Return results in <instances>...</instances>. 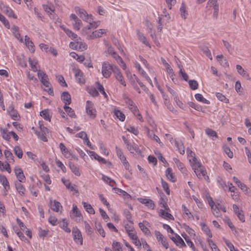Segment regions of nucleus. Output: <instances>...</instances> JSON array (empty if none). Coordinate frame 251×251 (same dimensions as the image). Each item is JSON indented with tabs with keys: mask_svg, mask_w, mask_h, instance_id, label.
<instances>
[{
	"mask_svg": "<svg viewBox=\"0 0 251 251\" xmlns=\"http://www.w3.org/2000/svg\"><path fill=\"white\" fill-rule=\"evenodd\" d=\"M0 131L3 138L8 141L10 139V132H8L7 129H1Z\"/></svg>",
	"mask_w": 251,
	"mask_h": 251,
	"instance_id": "nucleus-46",
	"label": "nucleus"
},
{
	"mask_svg": "<svg viewBox=\"0 0 251 251\" xmlns=\"http://www.w3.org/2000/svg\"><path fill=\"white\" fill-rule=\"evenodd\" d=\"M139 226L141 230L142 231L143 233L146 235H149L150 234V231L148 228H147L143 223H139Z\"/></svg>",
	"mask_w": 251,
	"mask_h": 251,
	"instance_id": "nucleus-50",
	"label": "nucleus"
},
{
	"mask_svg": "<svg viewBox=\"0 0 251 251\" xmlns=\"http://www.w3.org/2000/svg\"><path fill=\"white\" fill-rule=\"evenodd\" d=\"M223 42L224 46L227 49L228 52L230 54H232V52H233V48L231 46V45L228 42H227L225 40H223Z\"/></svg>",
	"mask_w": 251,
	"mask_h": 251,
	"instance_id": "nucleus-60",
	"label": "nucleus"
},
{
	"mask_svg": "<svg viewBox=\"0 0 251 251\" xmlns=\"http://www.w3.org/2000/svg\"><path fill=\"white\" fill-rule=\"evenodd\" d=\"M181 236L186 241L187 245L192 249L193 251H197L196 248L194 246L193 243L189 239V237L186 233L181 234Z\"/></svg>",
	"mask_w": 251,
	"mask_h": 251,
	"instance_id": "nucleus-28",
	"label": "nucleus"
},
{
	"mask_svg": "<svg viewBox=\"0 0 251 251\" xmlns=\"http://www.w3.org/2000/svg\"><path fill=\"white\" fill-rule=\"evenodd\" d=\"M75 45V50H78L80 51H83L87 49V45L83 42L77 41L76 42V44H73Z\"/></svg>",
	"mask_w": 251,
	"mask_h": 251,
	"instance_id": "nucleus-23",
	"label": "nucleus"
},
{
	"mask_svg": "<svg viewBox=\"0 0 251 251\" xmlns=\"http://www.w3.org/2000/svg\"><path fill=\"white\" fill-rule=\"evenodd\" d=\"M38 76L41 82L46 88L45 91L47 92L50 95H53V90L51 84L49 82L48 76L44 72L40 70L38 71Z\"/></svg>",
	"mask_w": 251,
	"mask_h": 251,
	"instance_id": "nucleus-1",
	"label": "nucleus"
},
{
	"mask_svg": "<svg viewBox=\"0 0 251 251\" xmlns=\"http://www.w3.org/2000/svg\"><path fill=\"white\" fill-rule=\"evenodd\" d=\"M88 154L91 156L93 157L96 160L99 161V162L102 163L103 164H106V161L105 159L100 156H99L98 154H97L95 152L93 151H88Z\"/></svg>",
	"mask_w": 251,
	"mask_h": 251,
	"instance_id": "nucleus-21",
	"label": "nucleus"
},
{
	"mask_svg": "<svg viewBox=\"0 0 251 251\" xmlns=\"http://www.w3.org/2000/svg\"><path fill=\"white\" fill-rule=\"evenodd\" d=\"M40 115L46 120L50 121L51 116L50 115V112L48 109L42 110L40 112Z\"/></svg>",
	"mask_w": 251,
	"mask_h": 251,
	"instance_id": "nucleus-39",
	"label": "nucleus"
},
{
	"mask_svg": "<svg viewBox=\"0 0 251 251\" xmlns=\"http://www.w3.org/2000/svg\"><path fill=\"white\" fill-rule=\"evenodd\" d=\"M113 73L116 79L120 83V84L124 86H126V83L124 79V77L117 66L114 67Z\"/></svg>",
	"mask_w": 251,
	"mask_h": 251,
	"instance_id": "nucleus-6",
	"label": "nucleus"
},
{
	"mask_svg": "<svg viewBox=\"0 0 251 251\" xmlns=\"http://www.w3.org/2000/svg\"><path fill=\"white\" fill-rule=\"evenodd\" d=\"M114 115L121 121H124L126 118L125 114L119 110H115Z\"/></svg>",
	"mask_w": 251,
	"mask_h": 251,
	"instance_id": "nucleus-37",
	"label": "nucleus"
},
{
	"mask_svg": "<svg viewBox=\"0 0 251 251\" xmlns=\"http://www.w3.org/2000/svg\"><path fill=\"white\" fill-rule=\"evenodd\" d=\"M216 58L222 66L224 67H228L229 66L227 59L223 55H218L216 56Z\"/></svg>",
	"mask_w": 251,
	"mask_h": 251,
	"instance_id": "nucleus-25",
	"label": "nucleus"
},
{
	"mask_svg": "<svg viewBox=\"0 0 251 251\" xmlns=\"http://www.w3.org/2000/svg\"><path fill=\"white\" fill-rule=\"evenodd\" d=\"M70 19L73 20V25L74 28L76 30H79L82 24L81 21L75 14H71Z\"/></svg>",
	"mask_w": 251,
	"mask_h": 251,
	"instance_id": "nucleus-10",
	"label": "nucleus"
},
{
	"mask_svg": "<svg viewBox=\"0 0 251 251\" xmlns=\"http://www.w3.org/2000/svg\"><path fill=\"white\" fill-rule=\"evenodd\" d=\"M20 182H16L15 183V187L20 195L24 196L25 194V189Z\"/></svg>",
	"mask_w": 251,
	"mask_h": 251,
	"instance_id": "nucleus-29",
	"label": "nucleus"
},
{
	"mask_svg": "<svg viewBox=\"0 0 251 251\" xmlns=\"http://www.w3.org/2000/svg\"><path fill=\"white\" fill-rule=\"evenodd\" d=\"M205 133L209 137L211 138L213 140H215L218 138L216 132L212 129L207 128L205 130Z\"/></svg>",
	"mask_w": 251,
	"mask_h": 251,
	"instance_id": "nucleus-30",
	"label": "nucleus"
},
{
	"mask_svg": "<svg viewBox=\"0 0 251 251\" xmlns=\"http://www.w3.org/2000/svg\"><path fill=\"white\" fill-rule=\"evenodd\" d=\"M110 53L112 55L113 57L117 61L119 64L123 63V60L122 57L119 56L116 52L113 50H109Z\"/></svg>",
	"mask_w": 251,
	"mask_h": 251,
	"instance_id": "nucleus-42",
	"label": "nucleus"
},
{
	"mask_svg": "<svg viewBox=\"0 0 251 251\" xmlns=\"http://www.w3.org/2000/svg\"><path fill=\"white\" fill-rule=\"evenodd\" d=\"M194 171L199 178H201L203 177L204 179H208L209 177L206 175L207 172L202 167L195 168Z\"/></svg>",
	"mask_w": 251,
	"mask_h": 251,
	"instance_id": "nucleus-11",
	"label": "nucleus"
},
{
	"mask_svg": "<svg viewBox=\"0 0 251 251\" xmlns=\"http://www.w3.org/2000/svg\"><path fill=\"white\" fill-rule=\"evenodd\" d=\"M63 30L66 34L72 39H75L77 38V34L74 33L71 30L67 28H63Z\"/></svg>",
	"mask_w": 251,
	"mask_h": 251,
	"instance_id": "nucleus-43",
	"label": "nucleus"
},
{
	"mask_svg": "<svg viewBox=\"0 0 251 251\" xmlns=\"http://www.w3.org/2000/svg\"><path fill=\"white\" fill-rule=\"evenodd\" d=\"M76 137L80 138L83 140L85 142V140H88V137L86 133L84 131H81L75 135Z\"/></svg>",
	"mask_w": 251,
	"mask_h": 251,
	"instance_id": "nucleus-58",
	"label": "nucleus"
},
{
	"mask_svg": "<svg viewBox=\"0 0 251 251\" xmlns=\"http://www.w3.org/2000/svg\"><path fill=\"white\" fill-rule=\"evenodd\" d=\"M50 205L51 209L55 212H58L59 211V207H62L60 203L55 200L53 202L50 201Z\"/></svg>",
	"mask_w": 251,
	"mask_h": 251,
	"instance_id": "nucleus-33",
	"label": "nucleus"
},
{
	"mask_svg": "<svg viewBox=\"0 0 251 251\" xmlns=\"http://www.w3.org/2000/svg\"><path fill=\"white\" fill-rule=\"evenodd\" d=\"M149 134L152 139H153L156 142L158 143L161 147L163 146V143L161 142L159 138L157 135H156L153 132H151V133H150V132H149Z\"/></svg>",
	"mask_w": 251,
	"mask_h": 251,
	"instance_id": "nucleus-55",
	"label": "nucleus"
},
{
	"mask_svg": "<svg viewBox=\"0 0 251 251\" xmlns=\"http://www.w3.org/2000/svg\"><path fill=\"white\" fill-rule=\"evenodd\" d=\"M47 133H48V129L43 126H40V130L36 131L35 132L38 137L44 142L48 141L47 138L46 136Z\"/></svg>",
	"mask_w": 251,
	"mask_h": 251,
	"instance_id": "nucleus-8",
	"label": "nucleus"
},
{
	"mask_svg": "<svg viewBox=\"0 0 251 251\" xmlns=\"http://www.w3.org/2000/svg\"><path fill=\"white\" fill-rule=\"evenodd\" d=\"M212 211L213 215L215 217H220L221 216L219 206L217 204H216V206H215L213 209H212Z\"/></svg>",
	"mask_w": 251,
	"mask_h": 251,
	"instance_id": "nucleus-63",
	"label": "nucleus"
},
{
	"mask_svg": "<svg viewBox=\"0 0 251 251\" xmlns=\"http://www.w3.org/2000/svg\"><path fill=\"white\" fill-rule=\"evenodd\" d=\"M126 147L131 153H134V152H137L139 151V148H138L137 145H132L130 143L126 146Z\"/></svg>",
	"mask_w": 251,
	"mask_h": 251,
	"instance_id": "nucleus-47",
	"label": "nucleus"
},
{
	"mask_svg": "<svg viewBox=\"0 0 251 251\" xmlns=\"http://www.w3.org/2000/svg\"><path fill=\"white\" fill-rule=\"evenodd\" d=\"M59 148L60 149L61 153L64 155V156L66 158H69L71 157V156L72 155L71 153L70 152V151H68V150L65 147L63 143H60Z\"/></svg>",
	"mask_w": 251,
	"mask_h": 251,
	"instance_id": "nucleus-22",
	"label": "nucleus"
},
{
	"mask_svg": "<svg viewBox=\"0 0 251 251\" xmlns=\"http://www.w3.org/2000/svg\"><path fill=\"white\" fill-rule=\"evenodd\" d=\"M138 201L142 204H145L149 208L153 209L155 207V204L153 201L151 199L139 198Z\"/></svg>",
	"mask_w": 251,
	"mask_h": 251,
	"instance_id": "nucleus-16",
	"label": "nucleus"
},
{
	"mask_svg": "<svg viewBox=\"0 0 251 251\" xmlns=\"http://www.w3.org/2000/svg\"><path fill=\"white\" fill-rule=\"evenodd\" d=\"M102 178L104 182L108 184L111 187H113L114 184H116L115 182L113 179L106 176L103 175Z\"/></svg>",
	"mask_w": 251,
	"mask_h": 251,
	"instance_id": "nucleus-44",
	"label": "nucleus"
},
{
	"mask_svg": "<svg viewBox=\"0 0 251 251\" xmlns=\"http://www.w3.org/2000/svg\"><path fill=\"white\" fill-rule=\"evenodd\" d=\"M82 204L83 205V207L85 210L89 214H94L95 212L94 208L92 207L90 204H89L86 202L83 201Z\"/></svg>",
	"mask_w": 251,
	"mask_h": 251,
	"instance_id": "nucleus-32",
	"label": "nucleus"
},
{
	"mask_svg": "<svg viewBox=\"0 0 251 251\" xmlns=\"http://www.w3.org/2000/svg\"><path fill=\"white\" fill-rule=\"evenodd\" d=\"M162 186L167 195H170V191L168 184L165 182L162 178L161 179Z\"/></svg>",
	"mask_w": 251,
	"mask_h": 251,
	"instance_id": "nucleus-48",
	"label": "nucleus"
},
{
	"mask_svg": "<svg viewBox=\"0 0 251 251\" xmlns=\"http://www.w3.org/2000/svg\"><path fill=\"white\" fill-rule=\"evenodd\" d=\"M14 172L17 178L20 182H23V180H25V176L22 169L19 167H15Z\"/></svg>",
	"mask_w": 251,
	"mask_h": 251,
	"instance_id": "nucleus-17",
	"label": "nucleus"
},
{
	"mask_svg": "<svg viewBox=\"0 0 251 251\" xmlns=\"http://www.w3.org/2000/svg\"><path fill=\"white\" fill-rule=\"evenodd\" d=\"M25 40L26 46L32 52H33L34 51V45L30 38L27 35H25Z\"/></svg>",
	"mask_w": 251,
	"mask_h": 251,
	"instance_id": "nucleus-26",
	"label": "nucleus"
},
{
	"mask_svg": "<svg viewBox=\"0 0 251 251\" xmlns=\"http://www.w3.org/2000/svg\"><path fill=\"white\" fill-rule=\"evenodd\" d=\"M86 111L87 115L91 119H95L97 115V111L94 104L90 101L87 100L86 104Z\"/></svg>",
	"mask_w": 251,
	"mask_h": 251,
	"instance_id": "nucleus-4",
	"label": "nucleus"
},
{
	"mask_svg": "<svg viewBox=\"0 0 251 251\" xmlns=\"http://www.w3.org/2000/svg\"><path fill=\"white\" fill-rule=\"evenodd\" d=\"M190 162L191 163V165L193 170H194L195 168L202 167L201 163L197 160L195 156L193 157V158H192V160L190 159Z\"/></svg>",
	"mask_w": 251,
	"mask_h": 251,
	"instance_id": "nucleus-31",
	"label": "nucleus"
},
{
	"mask_svg": "<svg viewBox=\"0 0 251 251\" xmlns=\"http://www.w3.org/2000/svg\"><path fill=\"white\" fill-rule=\"evenodd\" d=\"M29 64L30 65V66L31 68V69L34 72H36L38 71L37 67V64L38 63V61L35 59H32L30 58H29L28 59Z\"/></svg>",
	"mask_w": 251,
	"mask_h": 251,
	"instance_id": "nucleus-36",
	"label": "nucleus"
},
{
	"mask_svg": "<svg viewBox=\"0 0 251 251\" xmlns=\"http://www.w3.org/2000/svg\"><path fill=\"white\" fill-rule=\"evenodd\" d=\"M124 214H125V216L126 220L131 225H133V221L132 220V216H131V214L130 212L128 210H125L124 211Z\"/></svg>",
	"mask_w": 251,
	"mask_h": 251,
	"instance_id": "nucleus-57",
	"label": "nucleus"
},
{
	"mask_svg": "<svg viewBox=\"0 0 251 251\" xmlns=\"http://www.w3.org/2000/svg\"><path fill=\"white\" fill-rule=\"evenodd\" d=\"M70 214L72 219L79 218L80 219L82 218L80 211L78 210L77 206L75 204L73 205V209Z\"/></svg>",
	"mask_w": 251,
	"mask_h": 251,
	"instance_id": "nucleus-14",
	"label": "nucleus"
},
{
	"mask_svg": "<svg viewBox=\"0 0 251 251\" xmlns=\"http://www.w3.org/2000/svg\"><path fill=\"white\" fill-rule=\"evenodd\" d=\"M116 67V66L112 65L107 61L103 62L101 67V73L103 77L106 78H109L111 75V72H113L114 67Z\"/></svg>",
	"mask_w": 251,
	"mask_h": 251,
	"instance_id": "nucleus-2",
	"label": "nucleus"
},
{
	"mask_svg": "<svg viewBox=\"0 0 251 251\" xmlns=\"http://www.w3.org/2000/svg\"><path fill=\"white\" fill-rule=\"evenodd\" d=\"M224 241L228 248L229 249L230 251H239L238 249L234 248L233 245L228 240L224 238Z\"/></svg>",
	"mask_w": 251,
	"mask_h": 251,
	"instance_id": "nucleus-56",
	"label": "nucleus"
},
{
	"mask_svg": "<svg viewBox=\"0 0 251 251\" xmlns=\"http://www.w3.org/2000/svg\"><path fill=\"white\" fill-rule=\"evenodd\" d=\"M195 97L198 101L202 102L203 103L209 104L210 103L209 100L203 98L202 95L201 94H196L195 96Z\"/></svg>",
	"mask_w": 251,
	"mask_h": 251,
	"instance_id": "nucleus-38",
	"label": "nucleus"
},
{
	"mask_svg": "<svg viewBox=\"0 0 251 251\" xmlns=\"http://www.w3.org/2000/svg\"><path fill=\"white\" fill-rule=\"evenodd\" d=\"M62 181L67 189L71 191L74 190V187L71 185V183L69 180L62 179Z\"/></svg>",
	"mask_w": 251,
	"mask_h": 251,
	"instance_id": "nucleus-64",
	"label": "nucleus"
},
{
	"mask_svg": "<svg viewBox=\"0 0 251 251\" xmlns=\"http://www.w3.org/2000/svg\"><path fill=\"white\" fill-rule=\"evenodd\" d=\"M116 154L119 158L121 161L123 165H124L125 169L130 171V166L128 163V162L126 160V156L124 155L122 151L116 147Z\"/></svg>",
	"mask_w": 251,
	"mask_h": 251,
	"instance_id": "nucleus-3",
	"label": "nucleus"
},
{
	"mask_svg": "<svg viewBox=\"0 0 251 251\" xmlns=\"http://www.w3.org/2000/svg\"><path fill=\"white\" fill-rule=\"evenodd\" d=\"M75 12L83 21L85 22L91 21L89 18L92 16V15H88L84 9H81L77 6L75 7Z\"/></svg>",
	"mask_w": 251,
	"mask_h": 251,
	"instance_id": "nucleus-5",
	"label": "nucleus"
},
{
	"mask_svg": "<svg viewBox=\"0 0 251 251\" xmlns=\"http://www.w3.org/2000/svg\"><path fill=\"white\" fill-rule=\"evenodd\" d=\"M236 69L239 74H240L243 76H246L247 75L246 72L244 70V69L241 66L239 65H237L236 66Z\"/></svg>",
	"mask_w": 251,
	"mask_h": 251,
	"instance_id": "nucleus-61",
	"label": "nucleus"
},
{
	"mask_svg": "<svg viewBox=\"0 0 251 251\" xmlns=\"http://www.w3.org/2000/svg\"><path fill=\"white\" fill-rule=\"evenodd\" d=\"M43 8L44 10L49 14L51 19H54V14L52 13H54L55 8L53 4L49 3L46 5H43Z\"/></svg>",
	"mask_w": 251,
	"mask_h": 251,
	"instance_id": "nucleus-15",
	"label": "nucleus"
},
{
	"mask_svg": "<svg viewBox=\"0 0 251 251\" xmlns=\"http://www.w3.org/2000/svg\"><path fill=\"white\" fill-rule=\"evenodd\" d=\"M216 96L218 99L221 101H223L225 103H228L229 101L228 99L221 93H216Z\"/></svg>",
	"mask_w": 251,
	"mask_h": 251,
	"instance_id": "nucleus-53",
	"label": "nucleus"
},
{
	"mask_svg": "<svg viewBox=\"0 0 251 251\" xmlns=\"http://www.w3.org/2000/svg\"><path fill=\"white\" fill-rule=\"evenodd\" d=\"M0 8L2 11V12L8 17H12L14 19L17 18V16L14 13V12L12 9H11L8 6L4 4L3 3H0Z\"/></svg>",
	"mask_w": 251,
	"mask_h": 251,
	"instance_id": "nucleus-9",
	"label": "nucleus"
},
{
	"mask_svg": "<svg viewBox=\"0 0 251 251\" xmlns=\"http://www.w3.org/2000/svg\"><path fill=\"white\" fill-rule=\"evenodd\" d=\"M91 20L90 22H87L89 24V26L91 27V28H96L100 24V21L97 22H93V18H92V15L89 18Z\"/></svg>",
	"mask_w": 251,
	"mask_h": 251,
	"instance_id": "nucleus-49",
	"label": "nucleus"
},
{
	"mask_svg": "<svg viewBox=\"0 0 251 251\" xmlns=\"http://www.w3.org/2000/svg\"><path fill=\"white\" fill-rule=\"evenodd\" d=\"M165 174L167 179L171 182H175L176 181V178L173 173L172 169L171 168L166 169Z\"/></svg>",
	"mask_w": 251,
	"mask_h": 251,
	"instance_id": "nucleus-19",
	"label": "nucleus"
},
{
	"mask_svg": "<svg viewBox=\"0 0 251 251\" xmlns=\"http://www.w3.org/2000/svg\"><path fill=\"white\" fill-rule=\"evenodd\" d=\"M61 227L66 232L70 233L71 231V229L68 226V223L64 220H63L61 224Z\"/></svg>",
	"mask_w": 251,
	"mask_h": 251,
	"instance_id": "nucleus-62",
	"label": "nucleus"
},
{
	"mask_svg": "<svg viewBox=\"0 0 251 251\" xmlns=\"http://www.w3.org/2000/svg\"><path fill=\"white\" fill-rule=\"evenodd\" d=\"M74 240L76 243H79L81 245L83 244V238L80 231L77 227H74L72 230Z\"/></svg>",
	"mask_w": 251,
	"mask_h": 251,
	"instance_id": "nucleus-7",
	"label": "nucleus"
},
{
	"mask_svg": "<svg viewBox=\"0 0 251 251\" xmlns=\"http://www.w3.org/2000/svg\"><path fill=\"white\" fill-rule=\"evenodd\" d=\"M106 33L104 29H100L93 31L87 36L88 39H95L97 38L101 37L102 36Z\"/></svg>",
	"mask_w": 251,
	"mask_h": 251,
	"instance_id": "nucleus-13",
	"label": "nucleus"
},
{
	"mask_svg": "<svg viewBox=\"0 0 251 251\" xmlns=\"http://www.w3.org/2000/svg\"><path fill=\"white\" fill-rule=\"evenodd\" d=\"M69 166L70 169L71 170L72 172L76 176H80L81 175V173L79 170V169L77 165L75 164L74 163L72 162H69Z\"/></svg>",
	"mask_w": 251,
	"mask_h": 251,
	"instance_id": "nucleus-20",
	"label": "nucleus"
},
{
	"mask_svg": "<svg viewBox=\"0 0 251 251\" xmlns=\"http://www.w3.org/2000/svg\"><path fill=\"white\" fill-rule=\"evenodd\" d=\"M64 109L67 114L71 118H75L76 116L74 110L70 107L64 105Z\"/></svg>",
	"mask_w": 251,
	"mask_h": 251,
	"instance_id": "nucleus-34",
	"label": "nucleus"
},
{
	"mask_svg": "<svg viewBox=\"0 0 251 251\" xmlns=\"http://www.w3.org/2000/svg\"><path fill=\"white\" fill-rule=\"evenodd\" d=\"M15 154L19 158H21L23 156V151L19 146H16L14 149Z\"/></svg>",
	"mask_w": 251,
	"mask_h": 251,
	"instance_id": "nucleus-52",
	"label": "nucleus"
},
{
	"mask_svg": "<svg viewBox=\"0 0 251 251\" xmlns=\"http://www.w3.org/2000/svg\"><path fill=\"white\" fill-rule=\"evenodd\" d=\"M137 35L138 36V38L139 40L142 42L143 44H144L147 46L150 47L151 48V46L148 42L146 37L144 35V34L139 31V30L137 31Z\"/></svg>",
	"mask_w": 251,
	"mask_h": 251,
	"instance_id": "nucleus-27",
	"label": "nucleus"
},
{
	"mask_svg": "<svg viewBox=\"0 0 251 251\" xmlns=\"http://www.w3.org/2000/svg\"><path fill=\"white\" fill-rule=\"evenodd\" d=\"M0 182L3 186L4 189L7 191L10 189V186L7 179L4 176L0 175Z\"/></svg>",
	"mask_w": 251,
	"mask_h": 251,
	"instance_id": "nucleus-24",
	"label": "nucleus"
},
{
	"mask_svg": "<svg viewBox=\"0 0 251 251\" xmlns=\"http://www.w3.org/2000/svg\"><path fill=\"white\" fill-rule=\"evenodd\" d=\"M176 244L177 246H178L180 248H182L183 247H186L185 243H184L183 239L180 237L179 235L176 234Z\"/></svg>",
	"mask_w": 251,
	"mask_h": 251,
	"instance_id": "nucleus-41",
	"label": "nucleus"
},
{
	"mask_svg": "<svg viewBox=\"0 0 251 251\" xmlns=\"http://www.w3.org/2000/svg\"><path fill=\"white\" fill-rule=\"evenodd\" d=\"M73 71L77 82L80 84H84L85 79L83 77V74L81 71L78 69H74Z\"/></svg>",
	"mask_w": 251,
	"mask_h": 251,
	"instance_id": "nucleus-12",
	"label": "nucleus"
},
{
	"mask_svg": "<svg viewBox=\"0 0 251 251\" xmlns=\"http://www.w3.org/2000/svg\"><path fill=\"white\" fill-rule=\"evenodd\" d=\"M225 152L227 154V155L230 158H232L233 156V154L232 151H231L230 148L226 146H224L223 147Z\"/></svg>",
	"mask_w": 251,
	"mask_h": 251,
	"instance_id": "nucleus-59",
	"label": "nucleus"
},
{
	"mask_svg": "<svg viewBox=\"0 0 251 251\" xmlns=\"http://www.w3.org/2000/svg\"><path fill=\"white\" fill-rule=\"evenodd\" d=\"M179 11L181 18L183 19H186L188 15V13L186 10V6L184 3L181 4Z\"/></svg>",
	"mask_w": 251,
	"mask_h": 251,
	"instance_id": "nucleus-35",
	"label": "nucleus"
},
{
	"mask_svg": "<svg viewBox=\"0 0 251 251\" xmlns=\"http://www.w3.org/2000/svg\"><path fill=\"white\" fill-rule=\"evenodd\" d=\"M160 214H161V216L166 219V220H169V219H173V216H172V215H171L170 213H169L167 211H165V210H163V209H161L160 210Z\"/></svg>",
	"mask_w": 251,
	"mask_h": 251,
	"instance_id": "nucleus-40",
	"label": "nucleus"
},
{
	"mask_svg": "<svg viewBox=\"0 0 251 251\" xmlns=\"http://www.w3.org/2000/svg\"><path fill=\"white\" fill-rule=\"evenodd\" d=\"M189 85L190 88L193 90L197 89L199 86L198 82L195 80H190Z\"/></svg>",
	"mask_w": 251,
	"mask_h": 251,
	"instance_id": "nucleus-54",
	"label": "nucleus"
},
{
	"mask_svg": "<svg viewBox=\"0 0 251 251\" xmlns=\"http://www.w3.org/2000/svg\"><path fill=\"white\" fill-rule=\"evenodd\" d=\"M4 154L7 160L9 162H11V161L13 162V155L12 152L8 150H5L4 151Z\"/></svg>",
	"mask_w": 251,
	"mask_h": 251,
	"instance_id": "nucleus-45",
	"label": "nucleus"
},
{
	"mask_svg": "<svg viewBox=\"0 0 251 251\" xmlns=\"http://www.w3.org/2000/svg\"><path fill=\"white\" fill-rule=\"evenodd\" d=\"M61 100L64 102L65 105L67 106L71 103V97L69 92H64L61 95Z\"/></svg>",
	"mask_w": 251,
	"mask_h": 251,
	"instance_id": "nucleus-18",
	"label": "nucleus"
},
{
	"mask_svg": "<svg viewBox=\"0 0 251 251\" xmlns=\"http://www.w3.org/2000/svg\"><path fill=\"white\" fill-rule=\"evenodd\" d=\"M70 54L72 57L75 58L78 62H82L85 59V57L84 56L78 55L77 54H76L75 52H71Z\"/></svg>",
	"mask_w": 251,
	"mask_h": 251,
	"instance_id": "nucleus-51",
	"label": "nucleus"
}]
</instances>
